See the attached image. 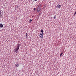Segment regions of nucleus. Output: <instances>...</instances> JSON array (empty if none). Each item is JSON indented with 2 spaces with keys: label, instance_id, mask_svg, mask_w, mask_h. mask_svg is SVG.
<instances>
[{
  "label": "nucleus",
  "instance_id": "nucleus-1",
  "mask_svg": "<svg viewBox=\"0 0 76 76\" xmlns=\"http://www.w3.org/2000/svg\"><path fill=\"white\" fill-rule=\"evenodd\" d=\"M20 45L18 44V45L17 46V47L15 49V53H18V50H19V49Z\"/></svg>",
  "mask_w": 76,
  "mask_h": 76
},
{
  "label": "nucleus",
  "instance_id": "nucleus-2",
  "mask_svg": "<svg viewBox=\"0 0 76 76\" xmlns=\"http://www.w3.org/2000/svg\"><path fill=\"white\" fill-rule=\"evenodd\" d=\"M39 37L40 38H41V39H42V38H43V33H41L40 34Z\"/></svg>",
  "mask_w": 76,
  "mask_h": 76
},
{
  "label": "nucleus",
  "instance_id": "nucleus-3",
  "mask_svg": "<svg viewBox=\"0 0 76 76\" xmlns=\"http://www.w3.org/2000/svg\"><path fill=\"white\" fill-rule=\"evenodd\" d=\"M37 10V12H40V10H41V8H40V6H38V7Z\"/></svg>",
  "mask_w": 76,
  "mask_h": 76
},
{
  "label": "nucleus",
  "instance_id": "nucleus-4",
  "mask_svg": "<svg viewBox=\"0 0 76 76\" xmlns=\"http://www.w3.org/2000/svg\"><path fill=\"white\" fill-rule=\"evenodd\" d=\"M61 7V5L58 4L57 5L56 7L57 8H58H58H60V7Z\"/></svg>",
  "mask_w": 76,
  "mask_h": 76
},
{
  "label": "nucleus",
  "instance_id": "nucleus-5",
  "mask_svg": "<svg viewBox=\"0 0 76 76\" xmlns=\"http://www.w3.org/2000/svg\"><path fill=\"white\" fill-rule=\"evenodd\" d=\"M15 66H16V67H18L19 66V64H15Z\"/></svg>",
  "mask_w": 76,
  "mask_h": 76
},
{
  "label": "nucleus",
  "instance_id": "nucleus-6",
  "mask_svg": "<svg viewBox=\"0 0 76 76\" xmlns=\"http://www.w3.org/2000/svg\"><path fill=\"white\" fill-rule=\"evenodd\" d=\"M3 26V24L1 23L0 24V28H2Z\"/></svg>",
  "mask_w": 76,
  "mask_h": 76
},
{
  "label": "nucleus",
  "instance_id": "nucleus-7",
  "mask_svg": "<svg viewBox=\"0 0 76 76\" xmlns=\"http://www.w3.org/2000/svg\"><path fill=\"white\" fill-rule=\"evenodd\" d=\"M26 38H28V33H26Z\"/></svg>",
  "mask_w": 76,
  "mask_h": 76
},
{
  "label": "nucleus",
  "instance_id": "nucleus-8",
  "mask_svg": "<svg viewBox=\"0 0 76 76\" xmlns=\"http://www.w3.org/2000/svg\"><path fill=\"white\" fill-rule=\"evenodd\" d=\"M63 53H61L60 55V57H61V56L62 55H63Z\"/></svg>",
  "mask_w": 76,
  "mask_h": 76
},
{
  "label": "nucleus",
  "instance_id": "nucleus-9",
  "mask_svg": "<svg viewBox=\"0 0 76 76\" xmlns=\"http://www.w3.org/2000/svg\"><path fill=\"white\" fill-rule=\"evenodd\" d=\"M31 22H32V19H30L29 20V22H30V23H31Z\"/></svg>",
  "mask_w": 76,
  "mask_h": 76
},
{
  "label": "nucleus",
  "instance_id": "nucleus-10",
  "mask_svg": "<svg viewBox=\"0 0 76 76\" xmlns=\"http://www.w3.org/2000/svg\"><path fill=\"white\" fill-rule=\"evenodd\" d=\"M56 15H55L53 17L54 19H56Z\"/></svg>",
  "mask_w": 76,
  "mask_h": 76
},
{
  "label": "nucleus",
  "instance_id": "nucleus-11",
  "mask_svg": "<svg viewBox=\"0 0 76 76\" xmlns=\"http://www.w3.org/2000/svg\"><path fill=\"white\" fill-rule=\"evenodd\" d=\"M41 32H42V33H43V30L42 29V30H41Z\"/></svg>",
  "mask_w": 76,
  "mask_h": 76
},
{
  "label": "nucleus",
  "instance_id": "nucleus-12",
  "mask_svg": "<svg viewBox=\"0 0 76 76\" xmlns=\"http://www.w3.org/2000/svg\"><path fill=\"white\" fill-rule=\"evenodd\" d=\"M2 13V12H1V11H0V15H1V14Z\"/></svg>",
  "mask_w": 76,
  "mask_h": 76
},
{
  "label": "nucleus",
  "instance_id": "nucleus-13",
  "mask_svg": "<svg viewBox=\"0 0 76 76\" xmlns=\"http://www.w3.org/2000/svg\"><path fill=\"white\" fill-rule=\"evenodd\" d=\"M76 11H75V12L74 13V15H76Z\"/></svg>",
  "mask_w": 76,
  "mask_h": 76
},
{
  "label": "nucleus",
  "instance_id": "nucleus-14",
  "mask_svg": "<svg viewBox=\"0 0 76 76\" xmlns=\"http://www.w3.org/2000/svg\"><path fill=\"white\" fill-rule=\"evenodd\" d=\"M41 15V13H39V16H40V15Z\"/></svg>",
  "mask_w": 76,
  "mask_h": 76
},
{
  "label": "nucleus",
  "instance_id": "nucleus-15",
  "mask_svg": "<svg viewBox=\"0 0 76 76\" xmlns=\"http://www.w3.org/2000/svg\"><path fill=\"white\" fill-rule=\"evenodd\" d=\"M34 11L36 10V8H34Z\"/></svg>",
  "mask_w": 76,
  "mask_h": 76
},
{
  "label": "nucleus",
  "instance_id": "nucleus-16",
  "mask_svg": "<svg viewBox=\"0 0 76 76\" xmlns=\"http://www.w3.org/2000/svg\"><path fill=\"white\" fill-rule=\"evenodd\" d=\"M34 0V1H37V0Z\"/></svg>",
  "mask_w": 76,
  "mask_h": 76
}]
</instances>
